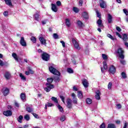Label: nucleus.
I'll list each match as a JSON object with an SVG mask.
<instances>
[{
  "instance_id": "nucleus-1",
  "label": "nucleus",
  "mask_w": 128,
  "mask_h": 128,
  "mask_svg": "<svg viewBox=\"0 0 128 128\" xmlns=\"http://www.w3.org/2000/svg\"><path fill=\"white\" fill-rule=\"evenodd\" d=\"M47 82V83H46V87L44 90L46 92H50V90H52V88H54V86L52 84V82H54V78H48Z\"/></svg>"
},
{
  "instance_id": "nucleus-2",
  "label": "nucleus",
  "mask_w": 128,
  "mask_h": 128,
  "mask_svg": "<svg viewBox=\"0 0 128 128\" xmlns=\"http://www.w3.org/2000/svg\"><path fill=\"white\" fill-rule=\"evenodd\" d=\"M49 70L53 74H56V76H60V73L58 70L56 68H54V66H49Z\"/></svg>"
},
{
  "instance_id": "nucleus-3",
  "label": "nucleus",
  "mask_w": 128,
  "mask_h": 128,
  "mask_svg": "<svg viewBox=\"0 0 128 128\" xmlns=\"http://www.w3.org/2000/svg\"><path fill=\"white\" fill-rule=\"evenodd\" d=\"M124 52L122 48H118L116 51V54H118L119 58H120L122 60H124Z\"/></svg>"
},
{
  "instance_id": "nucleus-4",
  "label": "nucleus",
  "mask_w": 128,
  "mask_h": 128,
  "mask_svg": "<svg viewBox=\"0 0 128 128\" xmlns=\"http://www.w3.org/2000/svg\"><path fill=\"white\" fill-rule=\"evenodd\" d=\"M42 58L45 62H48L50 60V55L46 52H43L42 55Z\"/></svg>"
},
{
  "instance_id": "nucleus-5",
  "label": "nucleus",
  "mask_w": 128,
  "mask_h": 128,
  "mask_svg": "<svg viewBox=\"0 0 128 128\" xmlns=\"http://www.w3.org/2000/svg\"><path fill=\"white\" fill-rule=\"evenodd\" d=\"M72 42L75 48H76V50H80V44H78L76 40V39L72 38Z\"/></svg>"
},
{
  "instance_id": "nucleus-6",
  "label": "nucleus",
  "mask_w": 128,
  "mask_h": 128,
  "mask_svg": "<svg viewBox=\"0 0 128 128\" xmlns=\"http://www.w3.org/2000/svg\"><path fill=\"white\" fill-rule=\"evenodd\" d=\"M99 2L100 8H106V2L104 0H99Z\"/></svg>"
},
{
  "instance_id": "nucleus-7",
  "label": "nucleus",
  "mask_w": 128,
  "mask_h": 128,
  "mask_svg": "<svg viewBox=\"0 0 128 128\" xmlns=\"http://www.w3.org/2000/svg\"><path fill=\"white\" fill-rule=\"evenodd\" d=\"M82 84L86 88L88 87V80L86 78H83L82 80Z\"/></svg>"
},
{
  "instance_id": "nucleus-8",
  "label": "nucleus",
  "mask_w": 128,
  "mask_h": 128,
  "mask_svg": "<svg viewBox=\"0 0 128 128\" xmlns=\"http://www.w3.org/2000/svg\"><path fill=\"white\" fill-rule=\"evenodd\" d=\"M2 94L4 96H6L10 93V90L8 88H3L2 90Z\"/></svg>"
},
{
  "instance_id": "nucleus-9",
  "label": "nucleus",
  "mask_w": 128,
  "mask_h": 128,
  "mask_svg": "<svg viewBox=\"0 0 128 128\" xmlns=\"http://www.w3.org/2000/svg\"><path fill=\"white\" fill-rule=\"evenodd\" d=\"M109 72L110 74H114L116 73V68L114 66H112L110 68H109Z\"/></svg>"
},
{
  "instance_id": "nucleus-10",
  "label": "nucleus",
  "mask_w": 128,
  "mask_h": 128,
  "mask_svg": "<svg viewBox=\"0 0 128 128\" xmlns=\"http://www.w3.org/2000/svg\"><path fill=\"white\" fill-rule=\"evenodd\" d=\"M20 44L22 46H26V42L24 40V37H21Z\"/></svg>"
},
{
  "instance_id": "nucleus-11",
  "label": "nucleus",
  "mask_w": 128,
  "mask_h": 128,
  "mask_svg": "<svg viewBox=\"0 0 128 128\" xmlns=\"http://www.w3.org/2000/svg\"><path fill=\"white\" fill-rule=\"evenodd\" d=\"M67 108H72V100L68 98L66 101Z\"/></svg>"
},
{
  "instance_id": "nucleus-12",
  "label": "nucleus",
  "mask_w": 128,
  "mask_h": 128,
  "mask_svg": "<svg viewBox=\"0 0 128 128\" xmlns=\"http://www.w3.org/2000/svg\"><path fill=\"white\" fill-rule=\"evenodd\" d=\"M103 66L104 69H103L102 68H101L102 72H104V70H108V64H106V62L104 61L103 62Z\"/></svg>"
},
{
  "instance_id": "nucleus-13",
  "label": "nucleus",
  "mask_w": 128,
  "mask_h": 128,
  "mask_svg": "<svg viewBox=\"0 0 128 128\" xmlns=\"http://www.w3.org/2000/svg\"><path fill=\"white\" fill-rule=\"evenodd\" d=\"M39 40L42 44H44L46 46V40L44 38V37H40L39 38Z\"/></svg>"
},
{
  "instance_id": "nucleus-14",
  "label": "nucleus",
  "mask_w": 128,
  "mask_h": 128,
  "mask_svg": "<svg viewBox=\"0 0 128 128\" xmlns=\"http://www.w3.org/2000/svg\"><path fill=\"white\" fill-rule=\"evenodd\" d=\"M108 24H112V16L110 14H108Z\"/></svg>"
},
{
  "instance_id": "nucleus-15",
  "label": "nucleus",
  "mask_w": 128,
  "mask_h": 128,
  "mask_svg": "<svg viewBox=\"0 0 128 128\" xmlns=\"http://www.w3.org/2000/svg\"><path fill=\"white\" fill-rule=\"evenodd\" d=\"M95 98L96 100H100V91L98 90L97 92H96Z\"/></svg>"
},
{
  "instance_id": "nucleus-16",
  "label": "nucleus",
  "mask_w": 128,
  "mask_h": 128,
  "mask_svg": "<svg viewBox=\"0 0 128 128\" xmlns=\"http://www.w3.org/2000/svg\"><path fill=\"white\" fill-rule=\"evenodd\" d=\"M3 114L4 116H10L12 114V111L10 110L4 111Z\"/></svg>"
},
{
  "instance_id": "nucleus-17",
  "label": "nucleus",
  "mask_w": 128,
  "mask_h": 128,
  "mask_svg": "<svg viewBox=\"0 0 128 128\" xmlns=\"http://www.w3.org/2000/svg\"><path fill=\"white\" fill-rule=\"evenodd\" d=\"M52 12H58V7H56V4H52Z\"/></svg>"
},
{
  "instance_id": "nucleus-18",
  "label": "nucleus",
  "mask_w": 128,
  "mask_h": 128,
  "mask_svg": "<svg viewBox=\"0 0 128 128\" xmlns=\"http://www.w3.org/2000/svg\"><path fill=\"white\" fill-rule=\"evenodd\" d=\"M97 24L99 28H104V24H102V20L100 19L98 20L97 22Z\"/></svg>"
},
{
  "instance_id": "nucleus-19",
  "label": "nucleus",
  "mask_w": 128,
  "mask_h": 128,
  "mask_svg": "<svg viewBox=\"0 0 128 128\" xmlns=\"http://www.w3.org/2000/svg\"><path fill=\"white\" fill-rule=\"evenodd\" d=\"M6 4L8 6H12V0H4Z\"/></svg>"
},
{
  "instance_id": "nucleus-20",
  "label": "nucleus",
  "mask_w": 128,
  "mask_h": 128,
  "mask_svg": "<svg viewBox=\"0 0 128 128\" xmlns=\"http://www.w3.org/2000/svg\"><path fill=\"white\" fill-rule=\"evenodd\" d=\"M12 58H14V60H16V62H18V56L16 54L12 53Z\"/></svg>"
},
{
  "instance_id": "nucleus-21",
  "label": "nucleus",
  "mask_w": 128,
  "mask_h": 128,
  "mask_svg": "<svg viewBox=\"0 0 128 128\" xmlns=\"http://www.w3.org/2000/svg\"><path fill=\"white\" fill-rule=\"evenodd\" d=\"M4 76L6 80H10V73L9 72H6L5 73Z\"/></svg>"
},
{
  "instance_id": "nucleus-22",
  "label": "nucleus",
  "mask_w": 128,
  "mask_h": 128,
  "mask_svg": "<svg viewBox=\"0 0 128 128\" xmlns=\"http://www.w3.org/2000/svg\"><path fill=\"white\" fill-rule=\"evenodd\" d=\"M82 16L84 18H88V14L86 12H83V13L82 14Z\"/></svg>"
},
{
  "instance_id": "nucleus-23",
  "label": "nucleus",
  "mask_w": 128,
  "mask_h": 128,
  "mask_svg": "<svg viewBox=\"0 0 128 128\" xmlns=\"http://www.w3.org/2000/svg\"><path fill=\"white\" fill-rule=\"evenodd\" d=\"M40 14H34V19L35 20L38 22Z\"/></svg>"
},
{
  "instance_id": "nucleus-24",
  "label": "nucleus",
  "mask_w": 128,
  "mask_h": 128,
  "mask_svg": "<svg viewBox=\"0 0 128 128\" xmlns=\"http://www.w3.org/2000/svg\"><path fill=\"white\" fill-rule=\"evenodd\" d=\"M78 96L79 98L82 99L84 97L82 96V93L81 91H78Z\"/></svg>"
},
{
  "instance_id": "nucleus-25",
  "label": "nucleus",
  "mask_w": 128,
  "mask_h": 128,
  "mask_svg": "<svg viewBox=\"0 0 128 128\" xmlns=\"http://www.w3.org/2000/svg\"><path fill=\"white\" fill-rule=\"evenodd\" d=\"M77 24L80 26V28H82V26H84V24L80 20H78L77 22Z\"/></svg>"
},
{
  "instance_id": "nucleus-26",
  "label": "nucleus",
  "mask_w": 128,
  "mask_h": 128,
  "mask_svg": "<svg viewBox=\"0 0 128 128\" xmlns=\"http://www.w3.org/2000/svg\"><path fill=\"white\" fill-rule=\"evenodd\" d=\"M66 26H68V28H70V20L66 19Z\"/></svg>"
},
{
  "instance_id": "nucleus-27",
  "label": "nucleus",
  "mask_w": 128,
  "mask_h": 128,
  "mask_svg": "<svg viewBox=\"0 0 128 128\" xmlns=\"http://www.w3.org/2000/svg\"><path fill=\"white\" fill-rule=\"evenodd\" d=\"M122 40L124 42H126L128 40V36L126 34H124L122 36Z\"/></svg>"
},
{
  "instance_id": "nucleus-28",
  "label": "nucleus",
  "mask_w": 128,
  "mask_h": 128,
  "mask_svg": "<svg viewBox=\"0 0 128 128\" xmlns=\"http://www.w3.org/2000/svg\"><path fill=\"white\" fill-rule=\"evenodd\" d=\"M20 98L22 100H26V94L24 93H22L20 94Z\"/></svg>"
},
{
  "instance_id": "nucleus-29",
  "label": "nucleus",
  "mask_w": 128,
  "mask_h": 128,
  "mask_svg": "<svg viewBox=\"0 0 128 128\" xmlns=\"http://www.w3.org/2000/svg\"><path fill=\"white\" fill-rule=\"evenodd\" d=\"M20 76L22 80H26V78L22 74H20Z\"/></svg>"
},
{
  "instance_id": "nucleus-30",
  "label": "nucleus",
  "mask_w": 128,
  "mask_h": 128,
  "mask_svg": "<svg viewBox=\"0 0 128 128\" xmlns=\"http://www.w3.org/2000/svg\"><path fill=\"white\" fill-rule=\"evenodd\" d=\"M86 104H90L92 102V99L88 98L86 99Z\"/></svg>"
},
{
  "instance_id": "nucleus-31",
  "label": "nucleus",
  "mask_w": 128,
  "mask_h": 128,
  "mask_svg": "<svg viewBox=\"0 0 128 128\" xmlns=\"http://www.w3.org/2000/svg\"><path fill=\"white\" fill-rule=\"evenodd\" d=\"M108 128H116V125L113 124H108Z\"/></svg>"
},
{
  "instance_id": "nucleus-32",
  "label": "nucleus",
  "mask_w": 128,
  "mask_h": 128,
  "mask_svg": "<svg viewBox=\"0 0 128 128\" xmlns=\"http://www.w3.org/2000/svg\"><path fill=\"white\" fill-rule=\"evenodd\" d=\"M73 11L74 12H76V14H78V12H80V9L76 7H74L73 8Z\"/></svg>"
},
{
  "instance_id": "nucleus-33",
  "label": "nucleus",
  "mask_w": 128,
  "mask_h": 128,
  "mask_svg": "<svg viewBox=\"0 0 128 128\" xmlns=\"http://www.w3.org/2000/svg\"><path fill=\"white\" fill-rule=\"evenodd\" d=\"M51 100H52L53 102H55V104H58V98H56V97L52 96L51 98Z\"/></svg>"
},
{
  "instance_id": "nucleus-34",
  "label": "nucleus",
  "mask_w": 128,
  "mask_h": 128,
  "mask_svg": "<svg viewBox=\"0 0 128 128\" xmlns=\"http://www.w3.org/2000/svg\"><path fill=\"white\" fill-rule=\"evenodd\" d=\"M107 36L108 38H110L111 40H116V38H114V36H112V35H110V34H108L107 35Z\"/></svg>"
},
{
  "instance_id": "nucleus-35",
  "label": "nucleus",
  "mask_w": 128,
  "mask_h": 128,
  "mask_svg": "<svg viewBox=\"0 0 128 128\" xmlns=\"http://www.w3.org/2000/svg\"><path fill=\"white\" fill-rule=\"evenodd\" d=\"M57 107H58V109L60 110V112H63L64 108H62V106H60V105L58 104Z\"/></svg>"
},
{
  "instance_id": "nucleus-36",
  "label": "nucleus",
  "mask_w": 128,
  "mask_h": 128,
  "mask_svg": "<svg viewBox=\"0 0 128 128\" xmlns=\"http://www.w3.org/2000/svg\"><path fill=\"white\" fill-rule=\"evenodd\" d=\"M24 118V117L22 116H20L18 118H17V120H18V122L22 123V119Z\"/></svg>"
},
{
  "instance_id": "nucleus-37",
  "label": "nucleus",
  "mask_w": 128,
  "mask_h": 128,
  "mask_svg": "<svg viewBox=\"0 0 128 128\" xmlns=\"http://www.w3.org/2000/svg\"><path fill=\"white\" fill-rule=\"evenodd\" d=\"M30 40H32V42H34V44H36V38L34 36H32L30 38Z\"/></svg>"
},
{
  "instance_id": "nucleus-38",
  "label": "nucleus",
  "mask_w": 128,
  "mask_h": 128,
  "mask_svg": "<svg viewBox=\"0 0 128 128\" xmlns=\"http://www.w3.org/2000/svg\"><path fill=\"white\" fill-rule=\"evenodd\" d=\"M26 110L27 112H32L33 110L32 108L28 107V106L26 107Z\"/></svg>"
},
{
  "instance_id": "nucleus-39",
  "label": "nucleus",
  "mask_w": 128,
  "mask_h": 128,
  "mask_svg": "<svg viewBox=\"0 0 128 128\" xmlns=\"http://www.w3.org/2000/svg\"><path fill=\"white\" fill-rule=\"evenodd\" d=\"M53 38L55 40H58V35L57 34H53Z\"/></svg>"
},
{
  "instance_id": "nucleus-40",
  "label": "nucleus",
  "mask_w": 128,
  "mask_h": 128,
  "mask_svg": "<svg viewBox=\"0 0 128 128\" xmlns=\"http://www.w3.org/2000/svg\"><path fill=\"white\" fill-rule=\"evenodd\" d=\"M67 72H69V74H72V72H74V70L70 68H68L67 69Z\"/></svg>"
},
{
  "instance_id": "nucleus-41",
  "label": "nucleus",
  "mask_w": 128,
  "mask_h": 128,
  "mask_svg": "<svg viewBox=\"0 0 128 128\" xmlns=\"http://www.w3.org/2000/svg\"><path fill=\"white\" fill-rule=\"evenodd\" d=\"M122 78H126V73H124V72H122Z\"/></svg>"
},
{
  "instance_id": "nucleus-42",
  "label": "nucleus",
  "mask_w": 128,
  "mask_h": 128,
  "mask_svg": "<svg viewBox=\"0 0 128 128\" xmlns=\"http://www.w3.org/2000/svg\"><path fill=\"white\" fill-rule=\"evenodd\" d=\"M24 120H30V116H28V114H26V115L24 116Z\"/></svg>"
},
{
  "instance_id": "nucleus-43",
  "label": "nucleus",
  "mask_w": 128,
  "mask_h": 128,
  "mask_svg": "<svg viewBox=\"0 0 128 128\" xmlns=\"http://www.w3.org/2000/svg\"><path fill=\"white\" fill-rule=\"evenodd\" d=\"M112 82H110L108 84V89L112 90Z\"/></svg>"
},
{
  "instance_id": "nucleus-44",
  "label": "nucleus",
  "mask_w": 128,
  "mask_h": 128,
  "mask_svg": "<svg viewBox=\"0 0 128 128\" xmlns=\"http://www.w3.org/2000/svg\"><path fill=\"white\" fill-rule=\"evenodd\" d=\"M60 120H61V122H64V120H66V116H61Z\"/></svg>"
},
{
  "instance_id": "nucleus-45",
  "label": "nucleus",
  "mask_w": 128,
  "mask_h": 128,
  "mask_svg": "<svg viewBox=\"0 0 128 128\" xmlns=\"http://www.w3.org/2000/svg\"><path fill=\"white\" fill-rule=\"evenodd\" d=\"M116 106L118 110H120V108H122V104H116Z\"/></svg>"
},
{
  "instance_id": "nucleus-46",
  "label": "nucleus",
  "mask_w": 128,
  "mask_h": 128,
  "mask_svg": "<svg viewBox=\"0 0 128 128\" xmlns=\"http://www.w3.org/2000/svg\"><path fill=\"white\" fill-rule=\"evenodd\" d=\"M102 58L104 60H106L108 56L106 54H102Z\"/></svg>"
},
{
  "instance_id": "nucleus-47",
  "label": "nucleus",
  "mask_w": 128,
  "mask_h": 128,
  "mask_svg": "<svg viewBox=\"0 0 128 128\" xmlns=\"http://www.w3.org/2000/svg\"><path fill=\"white\" fill-rule=\"evenodd\" d=\"M54 80L56 82H60V78L58 76L54 77Z\"/></svg>"
},
{
  "instance_id": "nucleus-48",
  "label": "nucleus",
  "mask_w": 128,
  "mask_h": 128,
  "mask_svg": "<svg viewBox=\"0 0 128 128\" xmlns=\"http://www.w3.org/2000/svg\"><path fill=\"white\" fill-rule=\"evenodd\" d=\"M72 100L74 104H76L78 102V98H73Z\"/></svg>"
},
{
  "instance_id": "nucleus-49",
  "label": "nucleus",
  "mask_w": 128,
  "mask_h": 128,
  "mask_svg": "<svg viewBox=\"0 0 128 128\" xmlns=\"http://www.w3.org/2000/svg\"><path fill=\"white\" fill-rule=\"evenodd\" d=\"M56 4L58 6H62V2L60 0L57 1Z\"/></svg>"
},
{
  "instance_id": "nucleus-50",
  "label": "nucleus",
  "mask_w": 128,
  "mask_h": 128,
  "mask_svg": "<svg viewBox=\"0 0 128 128\" xmlns=\"http://www.w3.org/2000/svg\"><path fill=\"white\" fill-rule=\"evenodd\" d=\"M120 62L122 64H126V60H124V59L120 60Z\"/></svg>"
},
{
  "instance_id": "nucleus-51",
  "label": "nucleus",
  "mask_w": 128,
  "mask_h": 128,
  "mask_svg": "<svg viewBox=\"0 0 128 128\" xmlns=\"http://www.w3.org/2000/svg\"><path fill=\"white\" fill-rule=\"evenodd\" d=\"M60 98H61L62 102L64 104V97L63 96H60Z\"/></svg>"
},
{
  "instance_id": "nucleus-52",
  "label": "nucleus",
  "mask_w": 128,
  "mask_h": 128,
  "mask_svg": "<svg viewBox=\"0 0 128 128\" xmlns=\"http://www.w3.org/2000/svg\"><path fill=\"white\" fill-rule=\"evenodd\" d=\"M0 66H4V62H2V60H0Z\"/></svg>"
},
{
  "instance_id": "nucleus-53",
  "label": "nucleus",
  "mask_w": 128,
  "mask_h": 128,
  "mask_svg": "<svg viewBox=\"0 0 128 128\" xmlns=\"http://www.w3.org/2000/svg\"><path fill=\"white\" fill-rule=\"evenodd\" d=\"M60 42L62 44L63 48H66V42H64L60 41Z\"/></svg>"
},
{
  "instance_id": "nucleus-54",
  "label": "nucleus",
  "mask_w": 128,
  "mask_h": 128,
  "mask_svg": "<svg viewBox=\"0 0 128 128\" xmlns=\"http://www.w3.org/2000/svg\"><path fill=\"white\" fill-rule=\"evenodd\" d=\"M100 128H106V124H104V123H102L100 126Z\"/></svg>"
},
{
  "instance_id": "nucleus-55",
  "label": "nucleus",
  "mask_w": 128,
  "mask_h": 128,
  "mask_svg": "<svg viewBox=\"0 0 128 128\" xmlns=\"http://www.w3.org/2000/svg\"><path fill=\"white\" fill-rule=\"evenodd\" d=\"M82 4H84V2L82 1V0H80L79 6H82Z\"/></svg>"
},
{
  "instance_id": "nucleus-56",
  "label": "nucleus",
  "mask_w": 128,
  "mask_h": 128,
  "mask_svg": "<svg viewBox=\"0 0 128 128\" xmlns=\"http://www.w3.org/2000/svg\"><path fill=\"white\" fill-rule=\"evenodd\" d=\"M32 114H33L34 116L36 118H38V115L36 114L32 113Z\"/></svg>"
},
{
  "instance_id": "nucleus-57",
  "label": "nucleus",
  "mask_w": 128,
  "mask_h": 128,
  "mask_svg": "<svg viewBox=\"0 0 128 128\" xmlns=\"http://www.w3.org/2000/svg\"><path fill=\"white\" fill-rule=\"evenodd\" d=\"M4 16H8V12L6 11H5L4 14H3Z\"/></svg>"
},
{
  "instance_id": "nucleus-58",
  "label": "nucleus",
  "mask_w": 128,
  "mask_h": 128,
  "mask_svg": "<svg viewBox=\"0 0 128 128\" xmlns=\"http://www.w3.org/2000/svg\"><path fill=\"white\" fill-rule=\"evenodd\" d=\"M29 73L31 74H34V72L30 68H28Z\"/></svg>"
},
{
  "instance_id": "nucleus-59",
  "label": "nucleus",
  "mask_w": 128,
  "mask_h": 128,
  "mask_svg": "<svg viewBox=\"0 0 128 128\" xmlns=\"http://www.w3.org/2000/svg\"><path fill=\"white\" fill-rule=\"evenodd\" d=\"M96 14H97L98 18H100V12H98V11H96Z\"/></svg>"
},
{
  "instance_id": "nucleus-60",
  "label": "nucleus",
  "mask_w": 128,
  "mask_h": 128,
  "mask_svg": "<svg viewBox=\"0 0 128 128\" xmlns=\"http://www.w3.org/2000/svg\"><path fill=\"white\" fill-rule=\"evenodd\" d=\"M47 106L48 108H50V106H54V104H52V103L48 102Z\"/></svg>"
},
{
  "instance_id": "nucleus-61",
  "label": "nucleus",
  "mask_w": 128,
  "mask_h": 128,
  "mask_svg": "<svg viewBox=\"0 0 128 128\" xmlns=\"http://www.w3.org/2000/svg\"><path fill=\"white\" fill-rule=\"evenodd\" d=\"M116 30L118 32H122V29H120V27H118V26H116Z\"/></svg>"
},
{
  "instance_id": "nucleus-62",
  "label": "nucleus",
  "mask_w": 128,
  "mask_h": 128,
  "mask_svg": "<svg viewBox=\"0 0 128 128\" xmlns=\"http://www.w3.org/2000/svg\"><path fill=\"white\" fill-rule=\"evenodd\" d=\"M116 36H118V38H122V36L120 35V33H118V32H116Z\"/></svg>"
},
{
  "instance_id": "nucleus-63",
  "label": "nucleus",
  "mask_w": 128,
  "mask_h": 128,
  "mask_svg": "<svg viewBox=\"0 0 128 128\" xmlns=\"http://www.w3.org/2000/svg\"><path fill=\"white\" fill-rule=\"evenodd\" d=\"M73 90H75V92H78V88L76 87V86H74L73 87Z\"/></svg>"
},
{
  "instance_id": "nucleus-64",
  "label": "nucleus",
  "mask_w": 128,
  "mask_h": 128,
  "mask_svg": "<svg viewBox=\"0 0 128 128\" xmlns=\"http://www.w3.org/2000/svg\"><path fill=\"white\" fill-rule=\"evenodd\" d=\"M47 20H44L42 22V24H46Z\"/></svg>"
}]
</instances>
